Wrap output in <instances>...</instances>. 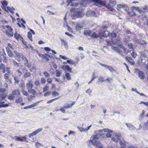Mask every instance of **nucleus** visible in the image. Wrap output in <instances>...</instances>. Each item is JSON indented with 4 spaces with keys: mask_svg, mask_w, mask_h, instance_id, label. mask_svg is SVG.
<instances>
[{
    "mask_svg": "<svg viewBox=\"0 0 148 148\" xmlns=\"http://www.w3.org/2000/svg\"><path fill=\"white\" fill-rule=\"evenodd\" d=\"M125 124L130 130L132 131L136 129L133 125L130 123H126Z\"/></svg>",
    "mask_w": 148,
    "mask_h": 148,
    "instance_id": "obj_13",
    "label": "nucleus"
},
{
    "mask_svg": "<svg viewBox=\"0 0 148 148\" xmlns=\"http://www.w3.org/2000/svg\"><path fill=\"white\" fill-rule=\"evenodd\" d=\"M138 43L139 44H140L141 45H146L147 44L146 42L143 40L140 41H138Z\"/></svg>",
    "mask_w": 148,
    "mask_h": 148,
    "instance_id": "obj_63",
    "label": "nucleus"
},
{
    "mask_svg": "<svg viewBox=\"0 0 148 148\" xmlns=\"http://www.w3.org/2000/svg\"><path fill=\"white\" fill-rule=\"evenodd\" d=\"M95 14V13L94 11L92 10L88 11L86 13V15L88 16H94Z\"/></svg>",
    "mask_w": 148,
    "mask_h": 148,
    "instance_id": "obj_25",
    "label": "nucleus"
},
{
    "mask_svg": "<svg viewBox=\"0 0 148 148\" xmlns=\"http://www.w3.org/2000/svg\"><path fill=\"white\" fill-rule=\"evenodd\" d=\"M84 12H78L74 14L73 16L78 18H82L84 16Z\"/></svg>",
    "mask_w": 148,
    "mask_h": 148,
    "instance_id": "obj_12",
    "label": "nucleus"
},
{
    "mask_svg": "<svg viewBox=\"0 0 148 148\" xmlns=\"http://www.w3.org/2000/svg\"><path fill=\"white\" fill-rule=\"evenodd\" d=\"M24 65L25 67L28 68H30L31 67L32 64L28 62L27 63H25Z\"/></svg>",
    "mask_w": 148,
    "mask_h": 148,
    "instance_id": "obj_41",
    "label": "nucleus"
},
{
    "mask_svg": "<svg viewBox=\"0 0 148 148\" xmlns=\"http://www.w3.org/2000/svg\"><path fill=\"white\" fill-rule=\"evenodd\" d=\"M119 142V144L121 146L120 147H126L127 146V143L125 141L123 138L120 139Z\"/></svg>",
    "mask_w": 148,
    "mask_h": 148,
    "instance_id": "obj_10",
    "label": "nucleus"
},
{
    "mask_svg": "<svg viewBox=\"0 0 148 148\" xmlns=\"http://www.w3.org/2000/svg\"><path fill=\"white\" fill-rule=\"evenodd\" d=\"M5 27L8 29L6 31V34L10 37L13 36V29L11 28V27L9 25H6Z\"/></svg>",
    "mask_w": 148,
    "mask_h": 148,
    "instance_id": "obj_3",
    "label": "nucleus"
},
{
    "mask_svg": "<svg viewBox=\"0 0 148 148\" xmlns=\"http://www.w3.org/2000/svg\"><path fill=\"white\" fill-rule=\"evenodd\" d=\"M102 37L101 34L99 33V34H98L95 32H94L91 35V37L92 38H94L96 39H100Z\"/></svg>",
    "mask_w": 148,
    "mask_h": 148,
    "instance_id": "obj_7",
    "label": "nucleus"
},
{
    "mask_svg": "<svg viewBox=\"0 0 148 148\" xmlns=\"http://www.w3.org/2000/svg\"><path fill=\"white\" fill-rule=\"evenodd\" d=\"M106 7L110 11H112L113 10V8L111 7H110L109 5H106Z\"/></svg>",
    "mask_w": 148,
    "mask_h": 148,
    "instance_id": "obj_51",
    "label": "nucleus"
},
{
    "mask_svg": "<svg viewBox=\"0 0 148 148\" xmlns=\"http://www.w3.org/2000/svg\"><path fill=\"white\" fill-rule=\"evenodd\" d=\"M49 89V87L47 86H45L43 88V92H45L47 91Z\"/></svg>",
    "mask_w": 148,
    "mask_h": 148,
    "instance_id": "obj_49",
    "label": "nucleus"
},
{
    "mask_svg": "<svg viewBox=\"0 0 148 148\" xmlns=\"http://www.w3.org/2000/svg\"><path fill=\"white\" fill-rule=\"evenodd\" d=\"M0 70L3 73H4L5 72V70L4 65L3 64L1 63L0 64Z\"/></svg>",
    "mask_w": 148,
    "mask_h": 148,
    "instance_id": "obj_28",
    "label": "nucleus"
},
{
    "mask_svg": "<svg viewBox=\"0 0 148 148\" xmlns=\"http://www.w3.org/2000/svg\"><path fill=\"white\" fill-rule=\"evenodd\" d=\"M15 97L12 93L8 96V98L10 100H12L14 99Z\"/></svg>",
    "mask_w": 148,
    "mask_h": 148,
    "instance_id": "obj_43",
    "label": "nucleus"
},
{
    "mask_svg": "<svg viewBox=\"0 0 148 148\" xmlns=\"http://www.w3.org/2000/svg\"><path fill=\"white\" fill-rule=\"evenodd\" d=\"M14 52L17 57H18L19 58H21V56L20 53H18L16 51L14 50Z\"/></svg>",
    "mask_w": 148,
    "mask_h": 148,
    "instance_id": "obj_48",
    "label": "nucleus"
},
{
    "mask_svg": "<svg viewBox=\"0 0 148 148\" xmlns=\"http://www.w3.org/2000/svg\"><path fill=\"white\" fill-rule=\"evenodd\" d=\"M62 69L64 71H67L71 73L72 72L71 69L70 68L68 65H64L62 66Z\"/></svg>",
    "mask_w": 148,
    "mask_h": 148,
    "instance_id": "obj_16",
    "label": "nucleus"
},
{
    "mask_svg": "<svg viewBox=\"0 0 148 148\" xmlns=\"http://www.w3.org/2000/svg\"><path fill=\"white\" fill-rule=\"evenodd\" d=\"M101 134H97L94 136L92 137V139L90 141L91 144L92 143V141L94 140L95 142H97V141H99L97 140L101 137Z\"/></svg>",
    "mask_w": 148,
    "mask_h": 148,
    "instance_id": "obj_9",
    "label": "nucleus"
},
{
    "mask_svg": "<svg viewBox=\"0 0 148 148\" xmlns=\"http://www.w3.org/2000/svg\"><path fill=\"white\" fill-rule=\"evenodd\" d=\"M38 103L39 102H35L33 103L32 104L24 107L23 109H27L33 107H36Z\"/></svg>",
    "mask_w": 148,
    "mask_h": 148,
    "instance_id": "obj_22",
    "label": "nucleus"
},
{
    "mask_svg": "<svg viewBox=\"0 0 148 148\" xmlns=\"http://www.w3.org/2000/svg\"><path fill=\"white\" fill-rule=\"evenodd\" d=\"M91 32L89 30H84V34L88 36H90Z\"/></svg>",
    "mask_w": 148,
    "mask_h": 148,
    "instance_id": "obj_36",
    "label": "nucleus"
},
{
    "mask_svg": "<svg viewBox=\"0 0 148 148\" xmlns=\"http://www.w3.org/2000/svg\"><path fill=\"white\" fill-rule=\"evenodd\" d=\"M118 46L121 48H123L124 50V51L125 53H126V49H125V48L122 45L119 44L118 45Z\"/></svg>",
    "mask_w": 148,
    "mask_h": 148,
    "instance_id": "obj_56",
    "label": "nucleus"
},
{
    "mask_svg": "<svg viewBox=\"0 0 148 148\" xmlns=\"http://www.w3.org/2000/svg\"><path fill=\"white\" fill-rule=\"evenodd\" d=\"M29 70L31 72L35 73L36 71V69L34 66H33L31 68L29 69Z\"/></svg>",
    "mask_w": 148,
    "mask_h": 148,
    "instance_id": "obj_50",
    "label": "nucleus"
},
{
    "mask_svg": "<svg viewBox=\"0 0 148 148\" xmlns=\"http://www.w3.org/2000/svg\"><path fill=\"white\" fill-rule=\"evenodd\" d=\"M42 130V128H38L36 130L33 132L31 134H29V138H31L32 136L35 135L37 134H38L39 132H41Z\"/></svg>",
    "mask_w": 148,
    "mask_h": 148,
    "instance_id": "obj_8",
    "label": "nucleus"
},
{
    "mask_svg": "<svg viewBox=\"0 0 148 148\" xmlns=\"http://www.w3.org/2000/svg\"><path fill=\"white\" fill-rule=\"evenodd\" d=\"M109 33L108 31L105 30L103 31V32L102 34V36L105 37H107L109 35Z\"/></svg>",
    "mask_w": 148,
    "mask_h": 148,
    "instance_id": "obj_33",
    "label": "nucleus"
},
{
    "mask_svg": "<svg viewBox=\"0 0 148 148\" xmlns=\"http://www.w3.org/2000/svg\"><path fill=\"white\" fill-rule=\"evenodd\" d=\"M128 47L129 49L126 51V53H130L131 51H132L133 49V45L132 43H128Z\"/></svg>",
    "mask_w": 148,
    "mask_h": 148,
    "instance_id": "obj_19",
    "label": "nucleus"
},
{
    "mask_svg": "<svg viewBox=\"0 0 148 148\" xmlns=\"http://www.w3.org/2000/svg\"><path fill=\"white\" fill-rule=\"evenodd\" d=\"M99 64L101 66H103L105 68L108 70L110 72H115L116 73V71L114 69L112 66L110 65L103 64L101 63H99Z\"/></svg>",
    "mask_w": 148,
    "mask_h": 148,
    "instance_id": "obj_4",
    "label": "nucleus"
},
{
    "mask_svg": "<svg viewBox=\"0 0 148 148\" xmlns=\"http://www.w3.org/2000/svg\"><path fill=\"white\" fill-rule=\"evenodd\" d=\"M92 91L90 89H88L85 91L86 93L89 94V95L92 92Z\"/></svg>",
    "mask_w": 148,
    "mask_h": 148,
    "instance_id": "obj_60",
    "label": "nucleus"
},
{
    "mask_svg": "<svg viewBox=\"0 0 148 148\" xmlns=\"http://www.w3.org/2000/svg\"><path fill=\"white\" fill-rule=\"evenodd\" d=\"M21 92L23 94L26 96H27L28 95V93L27 91H26L24 90H22Z\"/></svg>",
    "mask_w": 148,
    "mask_h": 148,
    "instance_id": "obj_59",
    "label": "nucleus"
},
{
    "mask_svg": "<svg viewBox=\"0 0 148 148\" xmlns=\"http://www.w3.org/2000/svg\"><path fill=\"white\" fill-rule=\"evenodd\" d=\"M130 38V36L127 35L125 36V38L123 39L124 42L127 43L129 41Z\"/></svg>",
    "mask_w": 148,
    "mask_h": 148,
    "instance_id": "obj_39",
    "label": "nucleus"
},
{
    "mask_svg": "<svg viewBox=\"0 0 148 148\" xmlns=\"http://www.w3.org/2000/svg\"><path fill=\"white\" fill-rule=\"evenodd\" d=\"M91 144L95 146L96 148H104L102 145L99 141H97V142H95L94 140L92 141Z\"/></svg>",
    "mask_w": 148,
    "mask_h": 148,
    "instance_id": "obj_6",
    "label": "nucleus"
},
{
    "mask_svg": "<svg viewBox=\"0 0 148 148\" xmlns=\"http://www.w3.org/2000/svg\"><path fill=\"white\" fill-rule=\"evenodd\" d=\"M15 84H18L19 82V77L17 76H15L13 77Z\"/></svg>",
    "mask_w": 148,
    "mask_h": 148,
    "instance_id": "obj_30",
    "label": "nucleus"
},
{
    "mask_svg": "<svg viewBox=\"0 0 148 148\" xmlns=\"http://www.w3.org/2000/svg\"><path fill=\"white\" fill-rule=\"evenodd\" d=\"M14 36L15 38L17 40H18L19 38V37L20 36V35L19 34H18L16 32L14 34Z\"/></svg>",
    "mask_w": 148,
    "mask_h": 148,
    "instance_id": "obj_57",
    "label": "nucleus"
},
{
    "mask_svg": "<svg viewBox=\"0 0 148 148\" xmlns=\"http://www.w3.org/2000/svg\"><path fill=\"white\" fill-rule=\"evenodd\" d=\"M76 30L78 31L82 29V27L81 25L79 24H77L75 27Z\"/></svg>",
    "mask_w": 148,
    "mask_h": 148,
    "instance_id": "obj_35",
    "label": "nucleus"
},
{
    "mask_svg": "<svg viewBox=\"0 0 148 148\" xmlns=\"http://www.w3.org/2000/svg\"><path fill=\"white\" fill-rule=\"evenodd\" d=\"M14 96H17L19 95L20 92L18 89H16L14 90L12 93Z\"/></svg>",
    "mask_w": 148,
    "mask_h": 148,
    "instance_id": "obj_27",
    "label": "nucleus"
},
{
    "mask_svg": "<svg viewBox=\"0 0 148 148\" xmlns=\"http://www.w3.org/2000/svg\"><path fill=\"white\" fill-rule=\"evenodd\" d=\"M5 92V90L4 88H1L0 89V101L3 100H6L5 99L6 98V96L3 95L4 93Z\"/></svg>",
    "mask_w": 148,
    "mask_h": 148,
    "instance_id": "obj_5",
    "label": "nucleus"
},
{
    "mask_svg": "<svg viewBox=\"0 0 148 148\" xmlns=\"http://www.w3.org/2000/svg\"><path fill=\"white\" fill-rule=\"evenodd\" d=\"M27 36L28 38L32 41V33L30 32H28L27 33Z\"/></svg>",
    "mask_w": 148,
    "mask_h": 148,
    "instance_id": "obj_40",
    "label": "nucleus"
},
{
    "mask_svg": "<svg viewBox=\"0 0 148 148\" xmlns=\"http://www.w3.org/2000/svg\"><path fill=\"white\" fill-rule=\"evenodd\" d=\"M28 92L31 94H33L34 95H38L39 94L38 93H36L35 90L32 89V88L29 89Z\"/></svg>",
    "mask_w": 148,
    "mask_h": 148,
    "instance_id": "obj_32",
    "label": "nucleus"
},
{
    "mask_svg": "<svg viewBox=\"0 0 148 148\" xmlns=\"http://www.w3.org/2000/svg\"><path fill=\"white\" fill-rule=\"evenodd\" d=\"M19 86L22 89H24L25 88V83L23 81H22L20 83V84H19Z\"/></svg>",
    "mask_w": 148,
    "mask_h": 148,
    "instance_id": "obj_38",
    "label": "nucleus"
},
{
    "mask_svg": "<svg viewBox=\"0 0 148 148\" xmlns=\"http://www.w3.org/2000/svg\"><path fill=\"white\" fill-rule=\"evenodd\" d=\"M52 94L53 96H58L59 93L56 91H53L52 92Z\"/></svg>",
    "mask_w": 148,
    "mask_h": 148,
    "instance_id": "obj_53",
    "label": "nucleus"
},
{
    "mask_svg": "<svg viewBox=\"0 0 148 148\" xmlns=\"http://www.w3.org/2000/svg\"><path fill=\"white\" fill-rule=\"evenodd\" d=\"M92 125H90L88 126L87 129L84 128L82 127L78 126L77 128L81 132H86L89 130L90 128L91 127Z\"/></svg>",
    "mask_w": 148,
    "mask_h": 148,
    "instance_id": "obj_18",
    "label": "nucleus"
},
{
    "mask_svg": "<svg viewBox=\"0 0 148 148\" xmlns=\"http://www.w3.org/2000/svg\"><path fill=\"white\" fill-rule=\"evenodd\" d=\"M140 55L143 57L147 58L148 57V51L145 50L139 53Z\"/></svg>",
    "mask_w": 148,
    "mask_h": 148,
    "instance_id": "obj_17",
    "label": "nucleus"
},
{
    "mask_svg": "<svg viewBox=\"0 0 148 148\" xmlns=\"http://www.w3.org/2000/svg\"><path fill=\"white\" fill-rule=\"evenodd\" d=\"M15 138H16V140L17 141H25L27 142V141L26 140V138L25 137H22L24 139V140H23V139H21L19 137L16 136H15Z\"/></svg>",
    "mask_w": 148,
    "mask_h": 148,
    "instance_id": "obj_26",
    "label": "nucleus"
},
{
    "mask_svg": "<svg viewBox=\"0 0 148 148\" xmlns=\"http://www.w3.org/2000/svg\"><path fill=\"white\" fill-rule=\"evenodd\" d=\"M75 102H72L71 104H65L64 106V108L65 109H67L71 108L73 105L75 104Z\"/></svg>",
    "mask_w": 148,
    "mask_h": 148,
    "instance_id": "obj_31",
    "label": "nucleus"
},
{
    "mask_svg": "<svg viewBox=\"0 0 148 148\" xmlns=\"http://www.w3.org/2000/svg\"><path fill=\"white\" fill-rule=\"evenodd\" d=\"M22 59L24 61V62H25V63H27L28 62V61L27 58L25 56H22Z\"/></svg>",
    "mask_w": 148,
    "mask_h": 148,
    "instance_id": "obj_61",
    "label": "nucleus"
},
{
    "mask_svg": "<svg viewBox=\"0 0 148 148\" xmlns=\"http://www.w3.org/2000/svg\"><path fill=\"white\" fill-rule=\"evenodd\" d=\"M125 58L131 65H134L135 64V62L134 60L131 57H126Z\"/></svg>",
    "mask_w": 148,
    "mask_h": 148,
    "instance_id": "obj_20",
    "label": "nucleus"
},
{
    "mask_svg": "<svg viewBox=\"0 0 148 148\" xmlns=\"http://www.w3.org/2000/svg\"><path fill=\"white\" fill-rule=\"evenodd\" d=\"M5 102H0V108H7L9 106L11 103L4 104Z\"/></svg>",
    "mask_w": 148,
    "mask_h": 148,
    "instance_id": "obj_24",
    "label": "nucleus"
},
{
    "mask_svg": "<svg viewBox=\"0 0 148 148\" xmlns=\"http://www.w3.org/2000/svg\"><path fill=\"white\" fill-rule=\"evenodd\" d=\"M109 2L112 5H115L116 4V1L115 0H110Z\"/></svg>",
    "mask_w": 148,
    "mask_h": 148,
    "instance_id": "obj_55",
    "label": "nucleus"
},
{
    "mask_svg": "<svg viewBox=\"0 0 148 148\" xmlns=\"http://www.w3.org/2000/svg\"><path fill=\"white\" fill-rule=\"evenodd\" d=\"M34 86L32 80H29L26 84V87L28 89L32 88Z\"/></svg>",
    "mask_w": 148,
    "mask_h": 148,
    "instance_id": "obj_14",
    "label": "nucleus"
},
{
    "mask_svg": "<svg viewBox=\"0 0 148 148\" xmlns=\"http://www.w3.org/2000/svg\"><path fill=\"white\" fill-rule=\"evenodd\" d=\"M134 73L138 75L139 77L141 79H143L145 78V74L143 72L140 70L136 69H134Z\"/></svg>",
    "mask_w": 148,
    "mask_h": 148,
    "instance_id": "obj_1",
    "label": "nucleus"
},
{
    "mask_svg": "<svg viewBox=\"0 0 148 148\" xmlns=\"http://www.w3.org/2000/svg\"><path fill=\"white\" fill-rule=\"evenodd\" d=\"M8 56L10 57H12L13 56V53L11 51H9L7 52Z\"/></svg>",
    "mask_w": 148,
    "mask_h": 148,
    "instance_id": "obj_64",
    "label": "nucleus"
},
{
    "mask_svg": "<svg viewBox=\"0 0 148 148\" xmlns=\"http://www.w3.org/2000/svg\"><path fill=\"white\" fill-rule=\"evenodd\" d=\"M65 77L66 79L68 80H70L71 79V77L69 74L66 73L65 74Z\"/></svg>",
    "mask_w": 148,
    "mask_h": 148,
    "instance_id": "obj_44",
    "label": "nucleus"
},
{
    "mask_svg": "<svg viewBox=\"0 0 148 148\" xmlns=\"http://www.w3.org/2000/svg\"><path fill=\"white\" fill-rule=\"evenodd\" d=\"M66 62L68 63L71 64H75V62L71 60H67Z\"/></svg>",
    "mask_w": 148,
    "mask_h": 148,
    "instance_id": "obj_62",
    "label": "nucleus"
},
{
    "mask_svg": "<svg viewBox=\"0 0 148 148\" xmlns=\"http://www.w3.org/2000/svg\"><path fill=\"white\" fill-rule=\"evenodd\" d=\"M35 146L37 148L39 146H43V145L41 144V143H38L37 142L35 143Z\"/></svg>",
    "mask_w": 148,
    "mask_h": 148,
    "instance_id": "obj_52",
    "label": "nucleus"
},
{
    "mask_svg": "<svg viewBox=\"0 0 148 148\" xmlns=\"http://www.w3.org/2000/svg\"><path fill=\"white\" fill-rule=\"evenodd\" d=\"M113 80V78L112 77H109L107 78L106 81H107L109 83H111V82Z\"/></svg>",
    "mask_w": 148,
    "mask_h": 148,
    "instance_id": "obj_45",
    "label": "nucleus"
},
{
    "mask_svg": "<svg viewBox=\"0 0 148 148\" xmlns=\"http://www.w3.org/2000/svg\"><path fill=\"white\" fill-rule=\"evenodd\" d=\"M7 8L8 10L11 13L14 14V10H15L14 8L13 7L11 8L8 6L7 7Z\"/></svg>",
    "mask_w": 148,
    "mask_h": 148,
    "instance_id": "obj_34",
    "label": "nucleus"
},
{
    "mask_svg": "<svg viewBox=\"0 0 148 148\" xmlns=\"http://www.w3.org/2000/svg\"><path fill=\"white\" fill-rule=\"evenodd\" d=\"M145 113V111L144 110H143L139 116V118L140 119H142L143 118V116Z\"/></svg>",
    "mask_w": 148,
    "mask_h": 148,
    "instance_id": "obj_46",
    "label": "nucleus"
},
{
    "mask_svg": "<svg viewBox=\"0 0 148 148\" xmlns=\"http://www.w3.org/2000/svg\"><path fill=\"white\" fill-rule=\"evenodd\" d=\"M22 70L23 71V73H25V71L27 72L23 75V77L24 78H27L30 77L31 76L30 73L29 72H27V70L26 69V68H23Z\"/></svg>",
    "mask_w": 148,
    "mask_h": 148,
    "instance_id": "obj_11",
    "label": "nucleus"
},
{
    "mask_svg": "<svg viewBox=\"0 0 148 148\" xmlns=\"http://www.w3.org/2000/svg\"><path fill=\"white\" fill-rule=\"evenodd\" d=\"M112 48L113 49L116 51L117 52L120 53L121 52V50L117 47H112Z\"/></svg>",
    "mask_w": 148,
    "mask_h": 148,
    "instance_id": "obj_47",
    "label": "nucleus"
},
{
    "mask_svg": "<svg viewBox=\"0 0 148 148\" xmlns=\"http://www.w3.org/2000/svg\"><path fill=\"white\" fill-rule=\"evenodd\" d=\"M143 129L145 130H148V120L144 123Z\"/></svg>",
    "mask_w": 148,
    "mask_h": 148,
    "instance_id": "obj_29",
    "label": "nucleus"
},
{
    "mask_svg": "<svg viewBox=\"0 0 148 148\" xmlns=\"http://www.w3.org/2000/svg\"><path fill=\"white\" fill-rule=\"evenodd\" d=\"M105 81L104 79V77L102 76H100L99 77V78L98 81L96 82V83L98 84H100L102 82H104Z\"/></svg>",
    "mask_w": 148,
    "mask_h": 148,
    "instance_id": "obj_21",
    "label": "nucleus"
},
{
    "mask_svg": "<svg viewBox=\"0 0 148 148\" xmlns=\"http://www.w3.org/2000/svg\"><path fill=\"white\" fill-rule=\"evenodd\" d=\"M92 1L97 3L99 5H105L106 2L103 1H101L100 0H91Z\"/></svg>",
    "mask_w": 148,
    "mask_h": 148,
    "instance_id": "obj_15",
    "label": "nucleus"
},
{
    "mask_svg": "<svg viewBox=\"0 0 148 148\" xmlns=\"http://www.w3.org/2000/svg\"><path fill=\"white\" fill-rule=\"evenodd\" d=\"M2 4L3 6H5L8 5V3L6 1L4 0L2 2Z\"/></svg>",
    "mask_w": 148,
    "mask_h": 148,
    "instance_id": "obj_58",
    "label": "nucleus"
},
{
    "mask_svg": "<svg viewBox=\"0 0 148 148\" xmlns=\"http://www.w3.org/2000/svg\"><path fill=\"white\" fill-rule=\"evenodd\" d=\"M112 131L111 130H110L106 134V136L107 137H110L111 136L112 134Z\"/></svg>",
    "mask_w": 148,
    "mask_h": 148,
    "instance_id": "obj_42",
    "label": "nucleus"
},
{
    "mask_svg": "<svg viewBox=\"0 0 148 148\" xmlns=\"http://www.w3.org/2000/svg\"><path fill=\"white\" fill-rule=\"evenodd\" d=\"M56 75L57 77H59L60 76L61 74V73L60 71L56 70Z\"/></svg>",
    "mask_w": 148,
    "mask_h": 148,
    "instance_id": "obj_54",
    "label": "nucleus"
},
{
    "mask_svg": "<svg viewBox=\"0 0 148 148\" xmlns=\"http://www.w3.org/2000/svg\"><path fill=\"white\" fill-rule=\"evenodd\" d=\"M128 14L130 16H136V14L133 11H128L127 12Z\"/></svg>",
    "mask_w": 148,
    "mask_h": 148,
    "instance_id": "obj_37",
    "label": "nucleus"
},
{
    "mask_svg": "<svg viewBox=\"0 0 148 148\" xmlns=\"http://www.w3.org/2000/svg\"><path fill=\"white\" fill-rule=\"evenodd\" d=\"M114 137L112 138V140L116 143H118L120 141V140L121 138H120L121 137V135L120 134L117 133H115L114 134Z\"/></svg>",
    "mask_w": 148,
    "mask_h": 148,
    "instance_id": "obj_2",
    "label": "nucleus"
},
{
    "mask_svg": "<svg viewBox=\"0 0 148 148\" xmlns=\"http://www.w3.org/2000/svg\"><path fill=\"white\" fill-rule=\"evenodd\" d=\"M60 41L61 42L62 44L64 45V47L66 49L68 48V45L67 42L64 40L60 38Z\"/></svg>",
    "mask_w": 148,
    "mask_h": 148,
    "instance_id": "obj_23",
    "label": "nucleus"
}]
</instances>
